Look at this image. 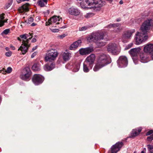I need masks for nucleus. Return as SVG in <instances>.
I'll use <instances>...</instances> for the list:
<instances>
[{
  "mask_svg": "<svg viewBox=\"0 0 153 153\" xmlns=\"http://www.w3.org/2000/svg\"><path fill=\"white\" fill-rule=\"evenodd\" d=\"M110 62L109 56L105 54H102L98 57L97 62L93 68V70L97 71Z\"/></svg>",
  "mask_w": 153,
  "mask_h": 153,
  "instance_id": "obj_1",
  "label": "nucleus"
},
{
  "mask_svg": "<svg viewBox=\"0 0 153 153\" xmlns=\"http://www.w3.org/2000/svg\"><path fill=\"white\" fill-rule=\"evenodd\" d=\"M85 2L89 6V9L96 11H100L105 4V1L102 0H85Z\"/></svg>",
  "mask_w": 153,
  "mask_h": 153,
  "instance_id": "obj_2",
  "label": "nucleus"
},
{
  "mask_svg": "<svg viewBox=\"0 0 153 153\" xmlns=\"http://www.w3.org/2000/svg\"><path fill=\"white\" fill-rule=\"evenodd\" d=\"M104 33L101 31L93 33L87 37V41L89 42H96L98 40L104 39Z\"/></svg>",
  "mask_w": 153,
  "mask_h": 153,
  "instance_id": "obj_3",
  "label": "nucleus"
},
{
  "mask_svg": "<svg viewBox=\"0 0 153 153\" xmlns=\"http://www.w3.org/2000/svg\"><path fill=\"white\" fill-rule=\"evenodd\" d=\"M58 55L57 51L55 49L51 48L48 50L45 57V60L46 61L51 62L56 59Z\"/></svg>",
  "mask_w": 153,
  "mask_h": 153,
  "instance_id": "obj_4",
  "label": "nucleus"
},
{
  "mask_svg": "<svg viewBox=\"0 0 153 153\" xmlns=\"http://www.w3.org/2000/svg\"><path fill=\"white\" fill-rule=\"evenodd\" d=\"M153 27L152 19H148L145 21L141 25L140 30L143 34H146Z\"/></svg>",
  "mask_w": 153,
  "mask_h": 153,
  "instance_id": "obj_5",
  "label": "nucleus"
},
{
  "mask_svg": "<svg viewBox=\"0 0 153 153\" xmlns=\"http://www.w3.org/2000/svg\"><path fill=\"white\" fill-rule=\"evenodd\" d=\"M62 22V18H60L59 16H54L49 19L48 22H46V25H50L55 24L56 25L53 26V27H57L56 25L59 24Z\"/></svg>",
  "mask_w": 153,
  "mask_h": 153,
  "instance_id": "obj_6",
  "label": "nucleus"
},
{
  "mask_svg": "<svg viewBox=\"0 0 153 153\" xmlns=\"http://www.w3.org/2000/svg\"><path fill=\"white\" fill-rule=\"evenodd\" d=\"M30 38H30L27 40H23L22 44L18 49V50L21 51L23 55H25L27 52L30 46V44L29 43V42Z\"/></svg>",
  "mask_w": 153,
  "mask_h": 153,
  "instance_id": "obj_7",
  "label": "nucleus"
},
{
  "mask_svg": "<svg viewBox=\"0 0 153 153\" xmlns=\"http://www.w3.org/2000/svg\"><path fill=\"white\" fill-rule=\"evenodd\" d=\"M143 33L137 32L136 34L135 40L136 44L139 45L143 42L145 41L148 39L147 36H144Z\"/></svg>",
  "mask_w": 153,
  "mask_h": 153,
  "instance_id": "obj_8",
  "label": "nucleus"
},
{
  "mask_svg": "<svg viewBox=\"0 0 153 153\" xmlns=\"http://www.w3.org/2000/svg\"><path fill=\"white\" fill-rule=\"evenodd\" d=\"M117 63L119 67H125L128 65V60L126 57L122 56L119 57L117 61Z\"/></svg>",
  "mask_w": 153,
  "mask_h": 153,
  "instance_id": "obj_9",
  "label": "nucleus"
},
{
  "mask_svg": "<svg viewBox=\"0 0 153 153\" xmlns=\"http://www.w3.org/2000/svg\"><path fill=\"white\" fill-rule=\"evenodd\" d=\"M68 13L70 15L75 16H79L80 13V10L74 6H72L68 8Z\"/></svg>",
  "mask_w": 153,
  "mask_h": 153,
  "instance_id": "obj_10",
  "label": "nucleus"
},
{
  "mask_svg": "<svg viewBox=\"0 0 153 153\" xmlns=\"http://www.w3.org/2000/svg\"><path fill=\"white\" fill-rule=\"evenodd\" d=\"M44 79V77L39 74L34 75L32 79L33 83L35 85H38L42 83Z\"/></svg>",
  "mask_w": 153,
  "mask_h": 153,
  "instance_id": "obj_11",
  "label": "nucleus"
},
{
  "mask_svg": "<svg viewBox=\"0 0 153 153\" xmlns=\"http://www.w3.org/2000/svg\"><path fill=\"white\" fill-rule=\"evenodd\" d=\"M94 51L92 47H88L85 48H81L79 51L80 54L82 55L89 54Z\"/></svg>",
  "mask_w": 153,
  "mask_h": 153,
  "instance_id": "obj_12",
  "label": "nucleus"
},
{
  "mask_svg": "<svg viewBox=\"0 0 153 153\" xmlns=\"http://www.w3.org/2000/svg\"><path fill=\"white\" fill-rule=\"evenodd\" d=\"M95 59V55L94 54H91L85 59L84 62L88 64L91 67L93 66Z\"/></svg>",
  "mask_w": 153,
  "mask_h": 153,
  "instance_id": "obj_13",
  "label": "nucleus"
},
{
  "mask_svg": "<svg viewBox=\"0 0 153 153\" xmlns=\"http://www.w3.org/2000/svg\"><path fill=\"white\" fill-rule=\"evenodd\" d=\"M24 73L20 76V78L22 80H27L30 76L31 71L28 67L25 68L24 70Z\"/></svg>",
  "mask_w": 153,
  "mask_h": 153,
  "instance_id": "obj_14",
  "label": "nucleus"
},
{
  "mask_svg": "<svg viewBox=\"0 0 153 153\" xmlns=\"http://www.w3.org/2000/svg\"><path fill=\"white\" fill-rule=\"evenodd\" d=\"M123 146L122 142H118L113 145L111 148V153H117L119 151Z\"/></svg>",
  "mask_w": 153,
  "mask_h": 153,
  "instance_id": "obj_15",
  "label": "nucleus"
},
{
  "mask_svg": "<svg viewBox=\"0 0 153 153\" xmlns=\"http://www.w3.org/2000/svg\"><path fill=\"white\" fill-rule=\"evenodd\" d=\"M117 45L115 43H109L107 47V50L109 53L113 54H115L117 52Z\"/></svg>",
  "mask_w": 153,
  "mask_h": 153,
  "instance_id": "obj_16",
  "label": "nucleus"
},
{
  "mask_svg": "<svg viewBox=\"0 0 153 153\" xmlns=\"http://www.w3.org/2000/svg\"><path fill=\"white\" fill-rule=\"evenodd\" d=\"M82 41L79 39L73 42L71 45L69 47V49L70 50H75L78 47L80 46L81 45Z\"/></svg>",
  "mask_w": 153,
  "mask_h": 153,
  "instance_id": "obj_17",
  "label": "nucleus"
},
{
  "mask_svg": "<svg viewBox=\"0 0 153 153\" xmlns=\"http://www.w3.org/2000/svg\"><path fill=\"white\" fill-rule=\"evenodd\" d=\"M29 7L30 4L26 3L19 8V11L21 13L28 11L29 10Z\"/></svg>",
  "mask_w": 153,
  "mask_h": 153,
  "instance_id": "obj_18",
  "label": "nucleus"
},
{
  "mask_svg": "<svg viewBox=\"0 0 153 153\" xmlns=\"http://www.w3.org/2000/svg\"><path fill=\"white\" fill-rule=\"evenodd\" d=\"M144 51L146 53L150 54L153 51V44H150L147 45L144 47Z\"/></svg>",
  "mask_w": 153,
  "mask_h": 153,
  "instance_id": "obj_19",
  "label": "nucleus"
},
{
  "mask_svg": "<svg viewBox=\"0 0 153 153\" xmlns=\"http://www.w3.org/2000/svg\"><path fill=\"white\" fill-rule=\"evenodd\" d=\"M146 53H141L140 55V57L141 62L143 63H146L148 62L149 60V57Z\"/></svg>",
  "mask_w": 153,
  "mask_h": 153,
  "instance_id": "obj_20",
  "label": "nucleus"
},
{
  "mask_svg": "<svg viewBox=\"0 0 153 153\" xmlns=\"http://www.w3.org/2000/svg\"><path fill=\"white\" fill-rule=\"evenodd\" d=\"M134 30H128L125 31L123 34L122 39H128L130 38L132 33L134 32Z\"/></svg>",
  "mask_w": 153,
  "mask_h": 153,
  "instance_id": "obj_21",
  "label": "nucleus"
},
{
  "mask_svg": "<svg viewBox=\"0 0 153 153\" xmlns=\"http://www.w3.org/2000/svg\"><path fill=\"white\" fill-rule=\"evenodd\" d=\"M140 50V48H132L128 52L132 57H135L137 56Z\"/></svg>",
  "mask_w": 153,
  "mask_h": 153,
  "instance_id": "obj_22",
  "label": "nucleus"
},
{
  "mask_svg": "<svg viewBox=\"0 0 153 153\" xmlns=\"http://www.w3.org/2000/svg\"><path fill=\"white\" fill-rule=\"evenodd\" d=\"M71 53L69 52H64L62 54V57L65 61L69 60L71 57Z\"/></svg>",
  "mask_w": 153,
  "mask_h": 153,
  "instance_id": "obj_23",
  "label": "nucleus"
},
{
  "mask_svg": "<svg viewBox=\"0 0 153 153\" xmlns=\"http://www.w3.org/2000/svg\"><path fill=\"white\" fill-rule=\"evenodd\" d=\"M93 66L91 65L90 67V66L87 63H85L84 62L83 64V70L85 73L88 72L90 69H92Z\"/></svg>",
  "mask_w": 153,
  "mask_h": 153,
  "instance_id": "obj_24",
  "label": "nucleus"
},
{
  "mask_svg": "<svg viewBox=\"0 0 153 153\" xmlns=\"http://www.w3.org/2000/svg\"><path fill=\"white\" fill-rule=\"evenodd\" d=\"M141 129L140 128H138L137 129L133 130L131 134V137H135L137 136L141 131Z\"/></svg>",
  "mask_w": 153,
  "mask_h": 153,
  "instance_id": "obj_25",
  "label": "nucleus"
},
{
  "mask_svg": "<svg viewBox=\"0 0 153 153\" xmlns=\"http://www.w3.org/2000/svg\"><path fill=\"white\" fill-rule=\"evenodd\" d=\"M54 64L52 63L50 65H45L44 67V69L45 71H49L52 70L53 68H54Z\"/></svg>",
  "mask_w": 153,
  "mask_h": 153,
  "instance_id": "obj_26",
  "label": "nucleus"
},
{
  "mask_svg": "<svg viewBox=\"0 0 153 153\" xmlns=\"http://www.w3.org/2000/svg\"><path fill=\"white\" fill-rule=\"evenodd\" d=\"M48 0H37V3L41 7H43L47 4Z\"/></svg>",
  "mask_w": 153,
  "mask_h": 153,
  "instance_id": "obj_27",
  "label": "nucleus"
},
{
  "mask_svg": "<svg viewBox=\"0 0 153 153\" xmlns=\"http://www.w3.org/2000/svg\"><path fill=\"white\" fill-rule=\"evenodd\" d=\"M32 69L34 71H39L40 69V65L39 64L35 63L32 67Z\"/></svg>",
  "mask_w": 153,
  "mask_h": 153,
  "instance_id": "obj_28",
  "label": "nucleus"
},
{
  "mask_svg": "<svg viewBox=\"0 0 153 153\" xmlns=\"http://www.w3.org/2000/svg\"><path fill=\"white\" fill-rule=\"evenodd\" d=\"M120 25H121L119 23L110 24L107 26V28H113L114 29L117 27L120 26Z\"/></svg>",
  "mask_w": 153,
  "mask_h": 153,
  "instance_id": "obj_29",
  "label": "nucleus"
},
{
  "mask_svg": "<svg viewBox=\"0 0 153 153\" xmlns=\"http://www.w3.org/2000/svg\"><path fill=\"white\" fill-rule=\"evenodd\" d=\"M4 70H5L4 68H3L2 70H1L0 71V72L1 73L2 71H4V73H3V74H5L6 73L9 74L12 72V69L11 67H8L7 68V70H5V71H4Z\"/></svg>",
  "mask_w": 153,
  "mask_h": 153,
  "instance_id": "obj_30",
  "label": "nucleus"
},
{
  "mask_svg": "<svg viewBox=\"0 0 153 153\" xmlns=\"http://www.w3.org/2000/svg\"><path fill=\"white\" fill-rule=\"evenodd\" d=\"M101 39L100 40H98L96 42V45L99 47H101L104 46L105 45V42H103L101 41Z\"/></svg>",
  "mask_w": 153,
  "mask_h": 153,
  "instance_id": "obj_31",
  "label": "nucleus"
},
{
  "mask_svg": "<svg viewBox=\"0 0 153 153\" xmlns=\"http://www.w3.org/2000/svg\"><path fill=\"white\" fill-rule=\"evenodd\" d=\"M80 66V64L79 63H76L75 66L73 69V71L74 72H76L78 71L79 69Z\"/></svg>",
  "mask_w": 153,
  "mask_h": 153,
  "instance_id": "obj_32",
  "label": "nucleus"
},
{
  "mask_svg": "<svg viewBox=\"0 0 153 153\" xmlns=\"http://www.w3.org/2000/svg\"><path fill=\"white\" fill-rule=\"evenodd\" d=\"M148 149L150 153H153V145H147Z\"/></svg>",
  "mask_w": 153,
  "mask_h": 153,
  "instance_id": "obj_33",
  "label": "nucleus"
},
{
  "mask_svg": "<svg viewBox=\"0 0 153 153\" xmlns=\"http://www.w3.org/2000/svg\"><path fill=\"white\" fill-rule=\"evenodd\" d=\"M80 6L82 8L89 9V6H87V4H85L83 2H82L80 3Z\"/></svg>",
  "mask_w": 153,
  "mask_h": 153,
  "instance_id": "obj_34",
  "label": "nucleus"
},
{
  "mask_svg": "<svg viewBox=\"0 0 153 153\" xmlns=\"http://www.w3.org/2000/svg\"><path fill=\"white\" fill-rule=\"evenodd\" d=\"M123 29V28L122 27H120L119 26L117 27V28H115L114 30V32L115 33H118L120 32Z\"/></svg>",
  "mask_w": 153,
  "mask_h": 153,
  "instance_id": "obj_35",
  "label": "nucleus"
},
{
  "mask_svg": "<svg viewBox=\"0 0 153 153\" xmlns=\"http://www.w3.org/2000/svg\"><path fill=\"white\" fill-rule=\"evenodd\" d=\"M10 31V29H7L4 30L3 32L1 33V35H2L7 34Z\"/></svg>",
  "mask_w": 153,
  "mask_h": 153,
  "instance_id": "obj_36",
  "label": "nucleus"
},
{
  "mask_svg": "<svg viewBox=\"0 0 153 153\" xmlns=\"http://www.w3.org/2000/svg\"><path fill=\"white\" fill-rule=\"evenodd\" d=\"M25 36H26V40H27L28 39H29V38H31L30 39V40L32 38L33 36H32V33H29L28 34H25Z\"/></svg>",
  "mask_w": 153,
  "mask_h": 153,
  "instance_id": "obj_37",
  "label": "nucleus"
},
{
  "mask_svg": "<svg viewBox=\"0 0 153 153\" xmlns=\"http://www.w3.org/2000/svg\"><path fill=\"white\" fill-rule=\"evenodd\" d=\"M89 28V27L86 26H84L83 27H79V30L80 31H84L85 30H86L88 29Z\"/></svg>",
  "mask_w": 153,
  "mask_h": 153,
  "instance_id": "obj_38",
  "label": "nucleus"
},
{
  "mask_svg": "<svg viewBox=\"0 0 153 153\" xmlns=\"http://www.w3.org/2000/svg\"><path fill=\"white\" fill-rule=\"evenodd\" d=\"M12 53L11 51H9L5 53V55L6 56L10 57L11 56Z\"/></svg>",
  "mask_w": 153,
  "mask_h": 153,
  "instance_id": "obj_39",
  "label": "nucleus"
},
{
  "mask_svg": "<svg viewBox=\"0 0 153 153\" xmlns=\"http://www.w3.org/2000/svg\"><path fill=\"white\" fill-rule=\"evenodd\" d=\"M7 20H0V27H2L4 25V22H7Z\"/></svg>",
  "mask_w": 153,
  "mask_h": 153,
  "instance_id": "obj_40",
  "label": "nucleus"
},
{
  "mask_svg": "<svg viewBox=\"0 0 153 153\" xmlns=\"http://www.w3.org/2000/svg\"><path fill=\"white\" fill-rule=\"evenodd\" d=\"M20 37L21 39H22V41H23V40H26V36H25V34H23V35H20Z\"/></svg>",
  "mask_w": 153,
  "mask_h": 153,
  "instance_id": "obj_41",
  "label": "nucleus"
},
{
  "mask_svg": "<svg viewBox=\"0 0 153 153\" xmlns=\"http://www.w3.org/2000/svg\"><path fill=\"white\" fill-rule=\"evenodd\" d=\"M147 139L148 141H151L152 140H153V134L150 136L148 137H147Z\"/></svg>",
  "mask_w": 153,
  "mask_h": 153,
  "instance_id": "obj_42",
  "label": "nucleus"
},
{
  "mask_svg": "<svg viewBox=\"0 0 153 153\" xmlns=\"http://www.w3.org/2000/svg\"><path fill=\"white\" fill-rule=\"evenodd\" d=\"M33 17H30L28 19V23H30L33 22Z\"/></svg>",
  "mask_w": 153,
  "mask_h": 153,
  "instance_id": "obj_43",
  "label": "nucleus"
},
{
  "mask_svg": "<svg viewBox=\"0 0 153 153\" xmlns=\"http://www.w3.org/2000/svg\"><path fill=\"white\" fill-rule=\"evenodd\" d=\"M12 2L8 3L6 4L5 7V8L6 9H8L11 5Z\"/></svg>",
  "mask_w": 153,
  "mask_h": 153,
  "instance_id": "obj_44",
  "label": "nucleus"
},
{
  "mask_svg": "<svg viewBox=\"0 0 153 153\" xmlns=\"http://www.w3.org/2000/svg\"><path fill=\"white\" fill-rule=\"evenodd\" d=\"M153 133V131L152 130H150L148 131L146 133V135L148 136Z\"/></svg>",
  "mask_w": 153,
  "mask_h": 153,
  "instance_id": "obj_45",
  "label": "nucleus"
},
{
  "mask_svg": "<svg viewBox=\"0 0 153 153\" xmlns=\"http://www.w3.org/2000/svg\"><path fill=\"white\" fill-rule=\"evenodd\" d=\"M66 36V35L65 34H63L62 35H61L59 36H58V37L59 38L62 39L63 38H64Z\"/></svg>",
  "mask_w": 153,
  "mask_h": 153,
  "instance_id": "obj_46",
  "label": "nucleus"
},
{
  "mask_svg": "<svg viewBox=\"0 0 153 153\" xmlns=\"http://www.w3.org/2000/svg\"><path fill=\"white\" fill-rule=\"evenodd\" d=\"M37 53L36 52H34L31 56V58H33L37 54Z\"/></svg>",
  "mask_w": 153,
  "mask_h": 153,
  "instance_id": "obj_47",
  "label": "nucleus"
},
{
  "mask_svg": "<svg viewBox=\"0 0 153 153\" xmlns=\"http://www.w3.org/2000/svg\"><path fill=\"white\" fill-rule=\"evenodd\" d=\"M52 31L53 32H57L59 31V30L57 29H54L52 30Z\"/></svg>",
  "mask_w": 153,
  "mask_h": 153,
  "instance_id": "obj_48",
  "label": "nucleus"
},
{
  "mask_svg": "<svg viewBox=\"0 0 153 153\" xmlns=\"http://www.w3.org/2000/svg\"><path fill=\"white\" fill-rule=\"evenodd\" d=\"M4 14H1L0 15V18L1 19V20H3L4 19Z\"/></svg>",
  "mask_w": 153,
  "mask_h": 153,
  "instance_id": "obj_49",
  "label": "nucleus"
},
{
  "mask_svg": "<svg viewBox=\"0 0 153 153\" xmlns=\"http://www.w3.org/2000/svg\"><path fill=\"white\" fill-rule=\"evenodd\" d=\"M146 148L144 149V150L142 151L140 153H146Z\"/></svg>",
  "mask_w": 153,
  "mask_h": 153,
  "instance_id": "obj_50",
  "label": "nucleus"
},
{
  "mask_svg": "<svg viewBox=\"0 0 153 153\" xmlns=\"http://www.w3.org/2000/svg\"><path fill=\"white\" fill-rule=\"evenodd\" d=\"M36 39L35 38H33L32 39L31 41H32V42H36Z\"/></svg>",
  "mask_w": 153,
  "mask_h": 153,
  "instance_id": "obj_51",
  "label": "nucleus"
},
{
  "mask_svg": "<svg viewBox=\"0 0 153 153\" xmlns=\"http://www.w3.org/2000/svg\"><path fill=\"white\" fill-rule=\"evenodd\" d=\"M16 1L18 3H20L23 2L22 0H16Z\"/></svg>",
  "mask_w": 153,
  "mask_h": 153,
  "instance_id": "obj_52",
  "label": "nucleus"
},
{
  "mask_svg": "<svg viewBox=\"0 0 153 153\" xmlns=\"http://www.w3.org/2000/svg\"><path fill=\"white\" fill-rule=\"evenodd\" d=\"M151 56V57L152 59H153V51L150 54Z\"/></svg>",
  "mask_w": 153,
  "mask_h": 153,
  "instance_id": "obj_53",
  "label": "nucleus"
},
{
  "mask_svg": "<svg viewBox=\"0 0 153 153\" xmlns=\"http://www.w3.org/2000/svg\"><path fill=\"white\" fill-rule=\"evenodd\" d=\"M10 47L12 49V50H15V47L14 46H13L11 45L10 46Z\"/></svg>",
  "mask_w": 153,
  "mask_h": 153,
  "instance_id": "obj_54",
  "label": "nucleus"
},
{
  "mask_svg": "<svg viewBox=\"0 0 153 153\" xmlns=\"http://www.w3.org/2000/svg\"><path fill=\"white\" fill-rule=\"evenodd\" d=\"M36 25V24L34 23H32L31 25V26H35Z\"/></svg>",
  "mask_w": 153,
  "mask_h": 153,
  "instance_id": "obj_55",
  "label": "nucleus"
},
{
  "mask_svg": "<svg viewBox=\"0 0 153 153\" xmlns=\"http://www.w3.org/2000/svg\"><path fill=\"white\" fill-rule=\"evenodd\" d=\"M37 48V46H36L35 47L33 48H32V51H34V50H36Z\"/></svg>",
  "mask_w": 153,
  "mask_h": 153,
  "instance_id": "obj_56",
  "label": "nucleus"
},
{
  "mask_svg": "<svg viewBox=\"0 0 153 153\" xmlns=\"http://www.w3.org/2000/svg\"><path fill=\"white\" fill-rule=\"evenodd\" d=\"M59 28H65L66 27L65 26H63L62 27H59V26H58V27Z\"/></svg>",
  "mask_w": 153,
  "mask_h": 153,
  "instance_id": "obj_57",
  "label": "nucleus"
},
{
  "mask_svg": "<svg viewBox=\"0 0 153 153\" xmlns=\"http://www.w3.org/2000/svg\"><path fill=\"white\" fill-rule=\"evenodd\" d=\"M5 49L7 51H9V48L8 47H6Z\"/></svg>",
  "mask_w": 153,
  "mask_h": 153,
  "instance_id": "obj_58",
  "label": "nucleus"
},
{
  "mask_svg": "<svg viewBox=\"0 0 153 153\" xmlns=\"http://www.w3.org/2000/svg\"><path fill=\"white\" fill-rule=\"evenodd\" d=\"M119 3L120 4H122L123 3V1L122 0L120 1L119 2Z\"/></svg>",
  "mask_w": 153,
  "mask_h": 153,
  "instance_id": "obj_59",
  "label": "nucleus"
},
{
  "mask_svg": "<svg viewBox=\"0 0 153 153\" xmlns=\"http://www.w3.org/2000/svg\"><path fill=\"white\" fill-rule=\"evenodd\" d=\"M21 38H19V37L17 38V39L19 41H21L22 40H21Z\"/></svg>",
  "mask_w": 153,
  "mask_h": 153,
  "instance_id": "obj_60",
  "label": "nucleus"
},
{
  "mask_svg": "<svg viewBox=\"0 0 153 153\" xmlns=\"http://www.w3.org/2000/svg\"><path fill=\"white\" fill-rule=\"evenodd\" d=\"M120 21V19H117V22H119V21Z\"/></svg>",
  "mask_w": 153,
  "mask_h": 153,
  "instance_id": "obj_61",
  "label": "nucleus"
},
{
  "mask_svg": "<svg viewBox=\"0 0 153 153\" xmlns=\"http://www.w3.org/2000/svg\"><path fill=\"white\" fill-rule=\"evenodd\" d=\"M29 0H22L23 2L25 1H28Z\"/></svg>",
  "mask_w": 153,
  "mask_h": 153,
  "instance_id": "obj_62",
  "label": "nucleus"
},
{
  "mask_svg": "<svg viewBox=\"0 0 153 153\" xmlns=\"http://www.w3.org/2000/svg\"><path fill=\"white\" fill-rule=\"evenodd\" d=\"M128 46H129V47L128 48H126V49H128V48H130L131 47V46H130V45H128Z\"/></svg>",
  "mask_w": 153,
  "mask_h": 153,
  "instance_id": "obj_63",
  "label": "nucleus"
},
{
  "mask_svg": "<svg viewBox=\"0 0 153 153\" xmlns=\"http://www.w3.org/2000/svg\"><path fill=\"white\" fill-rule=\"evenodd\" d=\"M133 59H134V58H133ZM134 62L135 64H136V63L135 62V60H134V59H133Z\"/></svg>",
  "mask_w": 153,
  "mask_h": 153,
  "instance_id": "obj_64",
  "label": "nucleus"
}]
</instances>
